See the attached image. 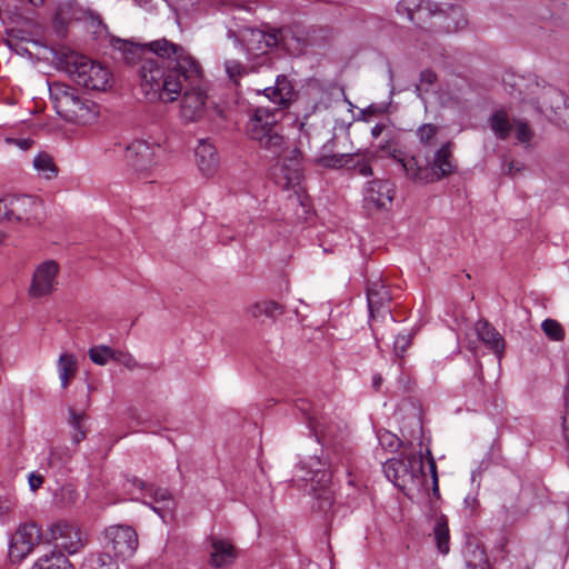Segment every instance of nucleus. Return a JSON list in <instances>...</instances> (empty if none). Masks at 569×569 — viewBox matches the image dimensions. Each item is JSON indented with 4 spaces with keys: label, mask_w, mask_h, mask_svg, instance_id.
<instances>
[{
    "label": "nucleus",
    "mask_w": 569,
    "mask_h": 569,
    "mask_svg": "<svg viewBox=\"0 0 569 569\" xmlns=\"http://www.w3.org/2000/svg\"><path fill=\"white\" fill-rule=\"evenodd\" d=\"M150 46L157 58L146 61L141 68V90L146 98L169 103L181 97L182 119L198 121L206 112L208 98L199 61L186 48L166 38Z\"/></svg>",
    "instance_id": "1"
},
{
    "label": "nucleus",
    "mask_w": 569,
    "mask_h": 569,
    "mask_svg": "<svg viewBox=\"0 0 569 569\" xmlns=\"http://www.w3.org/2000/svg\"><path fill=\"white\" fill-rule=\"evenodd\" d=\"M262 92L278 107H254L249 110V120L246 131L250 140L261 149L279 157L284 150L283 127L280 123L282 109L288 108L295 99L296 91L291 80L284 74L276 78L274 86L264 88Z\"/></svg>",
    "instance_id": "2"
},
{
    "label": "nucleus",
    "mask_w": 569,
    "mask_h": 569,
    "mask_svg": "<svg viewBox=\"0 0 569 569\" xmlns=\"http://www.w3.org/2000/svg\"><path fill=\"white\" fill-rule=\"evenodd\" d=\"M512 87L517 88L525 103L545 114L550 122L569 128V100L561 90L537 77L515 79Z\"/></svg>",
    "instance_id": "3"
},
{
    "label": "nucleus",
    "mask_w": 569,
    "mask_h": 569,
    "mask_svg": "<svg viewBox=\"0 0 569 569\" xmlns=\"http://www.w3.org/2000/svg\"><path fill=\"white\" fill-rule=\"evenodd\" d=\"M64 70L77 84L87 90L106 91L111 87L110 71L84 56L78 53L68 56Z\"/></svg>",
    "instance_id": "4"
},
{
    "label": "nucleus",
    "mask_w": 569,
    "mask_h": 569,
    "mask_svg": "<svg viewBox=\"0 0 569 569\" xmlns=\"http://www.w3.org/2000/svg\"><path fill=\"white\" fill-rule=\"evenodd\" d=\"M56 112L68 122H81L91 113L92 102L83 99L77 90L66 83L53 82L49 87Z\"/></svg>",
    "instance_id": "5"
},
{
    "label": "nucleus",
    "mask_w": 569,
    "mask_h": 569,
    "mask_svg": "<svg viewBox=\"0 0 569 569\" xmlns=\"http://www.w3.org/2000/svg\"><path fill=\"white\" fill-rule=\"evenodd\" d=\"M4 209L9 223L33 224L43 218V202L30 194H7Z\"/></svg>",
    "instance_id": "6"
},
{
    "label": "nucleus",
    "mask_w": 569,
    "mask_h": 569,
    "mask_svg": "<svg viewBox=\"0 0 569 569\" xmlns=\"http://www.w3.org/2000/svg\"><path fill=\"white\" fill-rule=\"evenodd\" d=\"M139 540L136 530L127 525L108 527L103 532V552L117 559H127L134 555Z\"/></svg>",
    "instance_id": "7"
},
{
    "label": "nucleus",
    "mask_w": 569,
    "mask_h": 569,
    "mask_svg": "<svg viewBox=\"0 0 569 569\" xmlns=\"http://www.w3.org/2000/svg\"><path fill=\"white\" fill-rule=\"evenodd\" d=\"M382 469L388 480L399 489H405L408 481L425 477L422 457L415 453L403 458L388 459Z\"/></svg>",
    "instance_id": "8"
},
{
    "label": "nucleus",
    "mask_w": 569,
    "mask_h": 569,
    "mask_svg": "<svg viewBox=\"0 0 569 569\" xmlns=\"http://www.w3.org/2000/svg\"><path fill=\"white\" fill-rule=\"evenodd\" d=\"M161 151L159 144H150L144 140H134L126 149V161L138 174L146 179L158 162V153Z\"/></svg>",
    "instance_id": "9"
},
{
    "label": "nucleus",
    "mask_w": 569,
    "mask_h": 569,
    "mask_svg": "<svg viewBox=\"0 0 569 569\" xmlns=\"http://www.w3.org/2000/svg\"><path fill=\"white\" fill-rule=\"evenodd\" d=\"M376 154L369 149H358L350 153H338L337 156L325 157L321 160L322 168L326 169H347L358 171L363 177L372 174L371 161Z\"/></svg>",
    "instance_id": "10"
},
{
    "label": "nucleus",
    "mask_w": 569,
    "mask_h": 569,
    "mask_svg": "<svg viewBox=\"0 0 569 569\" xmlns=\"http://www.w3.org/2000/svg\"><path fill=\"white\" fill-rule=\"evenodd\" d=\"M41 540V529L34 522L19 526L9 542V557L12 561H21Z\"/></svg>",
    "instance_id": "11"
},
{
    "label": "nucleus",
    "mask_w": 569,
    "mask_h": 569,
    "mask_svg": "<svg viewBox=\"0 0 569 569\" xmlns=\"http://www.w3.org/2000/svg\"><path fill=\"white\" fill-rule=\"evenodd\" d=\"M276 34L279 49L289 54H301L308 47H311L310 42H312V40L309 37V29H305L300 26L295 24L276 29Z\"/></svg>",
    "instance_id": "12"
},
{
    "label": "nucleus",
    "mask_w": 569,
    "mask_h": 569,
    "mask_svg": "<svg viewBox=\"0 0 569 569\" xmlns=\"http://www.w3.org/2000/svg\"><path fill=\"white\" fill-rule=\"evenodd\" d=\"M273 49H279V42L276 34V29L251 30L250 37L247 40V51L249 57H257L260 59L259 64H266L270 62L269 53Z\"/></svg>",
    "instance_id": "13"
},
{
    "label": "nucleus",
    "mask_w": 569,
    "mask_h": 569,
    "mask_svg": "<svg viewBox=\"0 0 569 569\" xmlns=\"http://www.w3.org/2000/svg\"><path fill=\"white\" fill-rule=\"evenodd\" d=\"M452 147L453 143L448 141L435 152L432 161L427 163L428 173L425 174V183L440 181L456 172L457 166L453 162Z\"/></svg>",
    "instance_id": "14"
},
{
    "label": "nucleus",
    "mask_w": 569,
    "mask_h": 569,
    "mask_svg": "<svg viewBox=\"0 0 569 569\" xmlns=\"http://www.w3.org/2000/svg\"><path fill=\"white\" fill-rule=\"evenodd\" d=\"M367 301L370 317H389L395 321L390 309L391 295L381 279L369 280L367 284Z\"/></svg>",
    "instance_id": "15"
},
{
    "label": "nucleus",
    "mask_w": 569,
    "mask_h": 569,
    "mask_svg": "<svg viewBox=\"0 0 569 569\" xmlns=\"http://www.w3.org/2000/svg\"><path fill=\"white\" fill-rule=\"evenodd\" d=\"M153 42L154 41L147 44H136L127 40L116 39L113 40V48L121 53V57L127 64H138L137 72L141 80V68L144 62L156 60L157 58V52H154L150 46Z\"/></svg>",
    "instance_id": "16"
},
{
    "label": "nucleus",
    "mask_w": 569,
    "mask_h": 569,
    "mask_svg": "<svg viewBox=\"0 0 569 569\" xmlns=\"http://www.w3.org/2000/svg\"><path fill=\"white\" fill-rule=\"evenodd\" d=\"M50 532L56 541V548H61L70 555L78 552L84 546L82 532L72 523L60 521L50 528Z\"/></svg>",
    "instance_id": "17"
},
{
    "label": "nucleus",
    "mask_w": 569,
    "mask_h": 569,
    "mask_svg": "<svg viewBox=\"0 0 569 569\" xmlns=\"http://www.w3.org/2000/svg\"><path fill=\"white\" fill-rule=\"evenodd\" d=\"M58 271L59 266L53 260L40 263L33 272L29 289L30 296L40 298L50 295L53 290Z\"/></svg>",
    "instance_id": "18"
},
{
    "label": "nucleus",
    "mask_w": 569,
    "mask_h": 569,
    "mask_svg": "<svg viewBox=\"0 0 569 569\" xmlns=\"http://www.w3.org/2000/svg\"><path fill=\"white\" fill-rule=\"evenodd\" d=\"M468 21L460 6L446 4L439 8L433 21L435 32H457L466 28Z\"/></svg>",
    "instance_id": "19"
},
{
    "label": "nucleus",
    "mask_w": 569,
    "mask_h": 569,
    "mask_svg": "<svg viewBox=\"0 0 569 569\" xmlns=\"http://www.w3.org/2000/svg\"><path fill=\"white\" fill-rule=\"evenodd\" d=\"M395 197V184L389 180L375 179L368 182L365 199L377 208L390 204Z\"/></svg>",
    "instance_id": "20"
},
{
    "label": "nucleus",
    "mask_w": 569,
    "mask_h": 569,
    "mask_svg": "<svg viewBox=\"0 0 569 569\" xmlns=\"http://www.w3.org/2000/svg\"><path fill=\"white\" fill-rule=\"evenodd\" d=\"M476 332L480 341L500 360L506 347L505 338L501 333L485 319L477 321Z\"/></svg>",
    "instance_id": "21"
},
{
    "label": "nucleus",
    "mask_w": 569,
    "mask_h": 569,
    "mask_svg": "<svg viewBox=\"0 0 569 569\" xmlns=\"http://www.w3.org/2000/svg\"><path fill=\"white\" fill-rule=\"evenodd\" d=\"M197 164L200 171L209 177L212 176L219 164L216 147L206 139H201L194 150Z\"/></svg>",
    "instance_id": "22"
},
{
    "label": "nucleus",
    "mask_w": 569,
    "mask_h": 569,
    "mask_svg": "<svg viewBox=\"0 0 569 569\" xmlns=\"http://www.w3.org/2000/svg\"><path fill=\"white\" fill-rule=\"evenodd\" d=\"M148 493L151 498V502L160 503L163 502L164 507H157L158 516L163 522H169L173 518L174 499L171 492L166 488H154L151 485V489H148Z\"/></svg>",
    "instance_id": "23"
},
{
    "label": "nucleus",
    "mask_w": 569,
    "mask_h": 569,
    "mask_svg": "<svg viewBox=\"0 0 569 569\" xmlns=\"http://www.w3.org/2000/svg\"><path fill=\"white\" fill-rule=\"evenodd\" d=\"M439 8L440 6L436 2L430 0H420V6L416 10L413 23L421 29L432 31L436 13L439 11Z\"/></svg>",
    "instance_id": "24"
},
{
    "label": "nucleus",
    "mask_w": 569,
    "mask_h": 569,
    "mask_svg": "<svg viewBox=\"0 0 569 569\" xmlns=\"http://www.w3.org/2000/svg\"><path fill=\"white\" fill-rule=\"evenodd\" d=\"M236 558L234 548L231 543L213 539L212 540V552H211V565L217 568H221L226 565L231 563Z\"/></svg>",
    "instance_id": "25"
},
{
    "label": "nucleus",
    "mask_w": 569,
    "mask_h": 569,
    "mask_svg": "<svg viewBox=\"0 0 569 569\" xmlns=\"http://www.w3.org/2000/svg\"><path fill=\"white\" fill-rule=\"evenodd\" d=\"M32 569H74L70 560L61 551L52 550L40 557Z\"/></svg>",
    "instance_id": "26"
},
{
    "label": "nucleus",
    "mask_w": 569,
    "mask_h": 569,
    "mask_svg": "<svg viewBox=\"0 0 569 569\" xmlns=\"http://www.w3.org/2000/svg\"><path fill=\"white\" fill-rule=\"evenodd\" d=\"M488 122L497 139L506 140L509 138L512 131V123L510 122L509 116L505 110L495 111L489 117Z\"/></svg>",
    "instance_id": "27"
},
{
    "label": "nucleus",
    "mask_w": 569,
    "mask_h": 569,
    "mask_svg": "<svg viewBox=\"0 0 569 569\" xmlns=\"http://www.w3.org/2000/svg\"><path fill=\"white\" fill-rule=\"evenodd\" d=\"M248 311L253 318L266 316L269 319L276 320L284 313V306L273 300H263L250 306Z\"/></svg>",
    "instance_id": "28"
},
{
    "label": "nucleus",
    "mask_w": 569,
    "mask_h": 569,
    "mask_svg": "<svg viewBox=\"0 0 569 569\" xmlns=\"http://www.w3.org/2000/svg\"><path fill=\"white\" fill-rule=\"evenodd\" d=\"M78 368L77 358L71 353H62L58 361L61 388L67 389Z\"/></svg>",
    "instance_id": "29"
},
{
    "label": "nucleus",
    "mask_w": 569,
    "mask_h": 569,
    "mask_svg": "<svg viewBox=\"0 0 569 569\" xmlns=\"http://www.w3.org/2000/svg\"><path fill=\"white\" fill-rule=\"evenodd\" d=\"M400 162L409 179L425 183V174L428 173L427 164L425 167L419 166L416 157H406L400 159Z\"/></svg>",
    "instance_id": "30"
},
{
    "label": "nucleus",
    "mask_w": 569,
    "mask_h": 569,
    "mask_svg": "<svg viewBox=\"0 0 569 569\" xmlns=\"http://www.w3.org/2000/svg\"><path fill=\"white\" fill-rule=\"evenodd\" d=\"M33 166L39 173H42L49 180L58 174L53 158L47 152L38 153L33 159Z\"/></svg>",
    "instance_id": "31"
},
{
    "label": "nucleus",
    "mask_w": 569,
    "mask_h": 569,
    "mask_svg": "<svg viewBox=\"0 0 569 569\" xmlns=\"http://www.w3.org/2000/svg\"><path fill=\"white\" fill-rule=\"evenodd\" d=\"M433 533L439 552L442 555H447L449 552L450 536L448 522L445 517H441L437 520L433 528Z\"/></svg>",
    "instance_id": "32"
},
{
    "label": "nucleus",
    "mask_w": 569,
    "mask_h": 569,
    "mask_svg": "<svg viewBox=\"0 0 569 569\" xmlns=\"http://www.w3.org/2000/svg\"><path fill=\"white\" fill-rule=\"evenodd\" d=\"M109 553H99L88 558L81 569H119L118 561L108 556Z\"/></svg>",
    "instance_id": "33"
},
{
    "label": "nucleus",
    "mask_w": 569,
    "mask_h": 569,
    "mask_svg": "<svg viewBox=\"0 0 569 569\" xmlns=\"http://www.w3.org/2000/svg\"><path fill=\"white\" fill-rule=\"evenodd\" d=\"M316 505L313 508L321 512H328L333 506V492L329 487L322 486L319 490L313 488Z\"/></svg>",
    "instance_id": "34"
},
{
    "label": "nucleus",
    "mask_w": 569,
    "mask_h": 569,
    "mask_svg": "<svg viewBox=\"0 0 569 569\" xmlns=\"http://www.w3.org/2000/svg\"><path fill=\"white\" fill-rule=\"evenodd\" d=\"M309 37L312 40L311 47H320L333 40V30L327 27H312L309 28Z\"/></svg>",
    "instance_id": "35"
},
{
    "label": "nucleus",
    "mask_w": 569,
    "mask_h": 569,
    "mask_svg": "<svg viewBox=\"0 0 569 569\" xmlns=\"http://www.w3.org/2000/svg\"><path fill=\"white\" fill-rule=\"evenodd\" d=\"M88 355L93 363L104 366L114 357V350L108 346L100 345L90 348Z\"/></svg>",
    "instance_id": "36"
},
{
    "label": "nucleus",
    "mask_w": 569,
    "mask_h": 569,
    "mask_svg": "<svg viewBox=\"0 0 569 569\" xmlns=\"http://www.w3.org/2000/svg\"><path fill=\"white\" fill-rule=\"evenodd\" d=\"M413 336V332L400 333L393 341V353L399 360V366H402L406 351L411 346Z\"/></svg>",
    "instance_id": "37"
},
{
    "label": "nucleus",
    "mask_w": 569,
    "mask_h": 569,
    "mask_svg": "<svg viewBox=\"0 0 569 569\" xmlns=\"http://www.w3.org/2000/svg\"><path fill=\"white\" fill-rule=\"evenodd\" d=\"M541 329L545 335L553 341H561L565 337L562 326L555 319H546L541 323Z\"/></svg>",
    "instance_id": "38"
},
{
    "label": "nucleus",
    "mask_w": 569,
    "mask_h": 569,
    "mask_svg": "<svg viewBox=\"0 0 569 569\" xmlns=\"http://www.w3.org/2000/svg\"><path fill=\"white\" fill-rule=\"evenodd\" d=\"M420 6V0H400L396 6V12L401 18L413 23L416 10Z\"/></svg>",
    "instance_id": "39"
},
{
    "label": "nucleus",
    "mask_w": 569,
    "mask_h": 569,
    "mask_svg": "<svg viewBox=\"0 0 569 569\" xmlns=\"http://www.w3.org/2000/svg\"><path fill=\"white\" fill-rule=\"evenodd\" d=\"M69 423L76 430L72 440L76 445H78L86 438V431L81 428L84 413L77 412L73 408H69Z\"/></svg>",
    "instance_id": "40"
},
{
    "label": "nucleus",
    "mask_w": 569,
    "mask_h": 569,
    "mask_svg": "<svg viewBox=\"0 0 569 569\" xmlns=\"http://www.w3.org/2000/svg\"><path fill=\"white\" fill-rule=\"evenodd\" d=\"M438 127L433 123H423L417 129L416 134L420 143L428 146L438 133Z\"/></svg>",
    "instance_id": "41"
},
{
    "label": "nucleus",
    "mask_w": 569,
    "mask_h": 569,
    "mask_svg": "<svg viewBox=\"0 0 569 569\" xmlns=\"http://www.w3.org/2000/svg\"><path fill=\"white\" fill-rule=\"evenodd\" d=\"M378 439L381 447L390 451H396L402 445V441L395 433L388 430L380 431L378 433Z\"/></svg>",
    "instance_id": "42"
},
{
    "label": "nucleus",
    "mask_w": 569,
    "mask_h": 569,
    "mask_svg": "<svg viewBox=\"0 0 569 569\" xmlns=\"http://www.w3.org/2000/svg\"><path fill=\"white\" fill-rule=\"evenodd\" d=\"M226 72L228 77L237 82L239 78H241L246 73V68L243 64L237 60H227L224 63Z\"/></svg>",
    "instance_id": "43"
},
{
    "label": "nucleus",
    "mask_w": 569,
    "mask_h": 569,
    "mask_svg": "<svg viewBox=\"0 0 569 569\" xmlns=\"http://www.w3.org/2000/svg\"><path fill=\"white\" fill-rule=\"evenodd\" d=\"M69 455L66 449H51L49 457H48V463L51 467H62L64 463L69 460Z\"/></svg>",
    "instance_id": "44"
},
{
    "label": "nucleus",
    "mask_w": 569,
    "mask_h": 569,
    "mask_svg": "<svg viewBox=\"0 0 569 569\" xmlns=\"http://www.w3.org/2000/svg\"><path fill=\"white\" fill-rule=\"evenodd\" d=\"M516 123V138L521 143H528L532 138V130L527 121L518 120Z\"/></svg>",
    "instance_id": "45"
},
{
    "label": "nucleus",
    "mask_w": 569,
    "mask_h": 569,
    "mask_svg": "<svg viewBox=\"0 0 569 569\" xmlns=\"http://www.w3.org/2000/svg\"><path fill=\"white\" fill-rule=\"evenodd\" d=\"M72 21V17H66L64 10H57L56 14L52 20V24L54 30L59 34H63L69 26V23Z\"/></svg>",
    "instance_id": "46"
},
{
    "label": "nucleus",
    "mask_w": 569,
    "mask_h": 569,
    "mask_svg": "<svg viewBox=\"0 0 569 569\" xmlns=\"http://www.w3.org/2000/svg\"><path fill=\"white\" fill-rule=\"evenodd\" d=\"M335 148H336V139L331 138L320 148L317 157L315 158V163L317 166L322 167V163H321L322 158L330 157V156H337L338 153L333 152Z\"/></svg>",
    "instance_id": "47"
},
{
    "label": "nucleus",
    "mask_w": 569,
    "mask_h": 569,
    "mask_svg": "<svg viewBox=\"0 0 569 569\" xmlns=\"http://www.w3.org/2000/svg\"><path fill=\"white\" fill-rule=\"evenodd\" d=\"M295 168L289 170L287 166H283L287 184L298 183L302 178V169L300 168L299 161L295 158Z\"/></svg>",
    "instance_id": "48"
},
{
    "label": "nucleus",
    "mask_w": 569,
    "mask_h": 569,
    "mask_svg": "<svg viewBox=\"0 0 569 569\" xmlns=\"http://www.w3.org/2000/svg\"><path fill=\"white\" fill-rule=\"evenodd\" d=\"M112 360L123 365L128 369H134L138 367L136 359L130 353L122 352L120 350H114V357H112Z\"/></svg>",
    "instance_id": "49"
},
{
    "label": "nucleus",
    "mask_w": 569,
    "mask_h": 569,
    "mask_svg": "<svg viewBox=\"0 0 569 569\" xmlns=\"http://www.w3.org/2000/svg\"><path fill=\"white\" fill-rule=\"evenodd\" d=\"M297 407L307 418L310 431H312L316 438L319 440L318 425L315 423L312 416L309 413L308 403L306 401L300 400V405H297Z\"/></svg>",
    "instance_id": "50"
},
{
    "label": "nucleus",
    "mask_w": 569,
    "mask_h": 569,
    "mask_svg": "<svg viewBox=\"0 0 569 569\" xmlns=\"http://www.w3.org/2000/svg\"><path fill=\"white\" fill-rule=\"evenodd\" d=\"M437 81V74L431 69H425L420 72V82L421 86L426 84L427 88L425 91L429 90V87L432 86Z\"/></svg>",
    "instance_id": "51"
},
{
    "label": "nucleus",
    "mask_w": 569,
    "mask_h": 569,
    "mask_svg": "<svg viewBox=\"0 0 569 569\" xmlns=\"http://www.w3.org/2000/svg\"><path fill=\"white\" fill-rule=\"evenodd\" d=\"M7 142L13 143L21 150H28L31 147V144L33 143V140H31L29 138H8Z\"/></svg>",
    "instance_id": "52"
},
{
    "label": "nucleus",
    "mask_w": 569,
    "mask_h": 569,
    "mask_svg": "<svg viewBox=\"0 0 569 569\" xmlns=\"http://www.w3.org/2000/svg\"><path fill=\"white\" fill-rule=\"evenodd\" d=\"M469 569H489L488 559L486 557L485 551H479V561L478 563H473L471 561L467 562Z\"/></svg>",
    "instance_id": "53"
},
{
    "label": "nucleus",
    "mask_w": 569,
    "mask_h": 569,
    "mask_svg": "<svg viewBox=\"0 0 569 569\" xmlns=\"http://www.w3.org/2000/svg\"><path fill=\"white\" fill-rule=\"evenodd\" d=\"M29 487L32 491H37L43 483L44 479L41 475H37V473H30L29 476Z\"/></svg>",
    "instance_id": "54"
},
{
    "label": "nucleus",
    "mask_w": 569,
    "mask_h": 569,
    "mask_svg": "<svg viewBox=\"0 0 569 569\" xmlns=\"http://www.w3.org/2000/svg\"><path fill=\"white\" fill-rule=\"evenodd\" d=\"M128 482H130L133 487L140 489V490H146L148 491V489H151V485L150 483H147L146 481L141 480L140 478L138 477H131V478H128Z\"/></svg>",
    "instance_id": "55"
},
{
    "label": "nucleus",
    "mask_w": 569,
    "mask_h": 569,
    "mask_svg": "<svg viewBox=\"0 0 569 569\" xmlns=\"http://www.w3.org/2000/svg\"><path fill=\"white\" fill-rule=\"evenodd\" d=\"M378 112H380V109L377 106H375V104H370L369 107H367L366 109H363L361 111L362 119L368 121V117L369 116L376 114Z\"/></svg>",
    "instance_id": "56"
},
{
    "label": "nucleus",
    "mask_w": 569,
    "mask_h": 569,
    "mask_svg": "<svg viewBox=\"0 0 569 569\" xmlns=\"http://www.w3.org/2000/svg\"><path fill=\"white\" fill-rule=\"evenodd\" d=\"M463 503H465V507L466 508H470L471 509V512L470 515H472L473 510L476 509V507L478 506V500L476 497L473 496H467L463 500Z\"/></svg>",
    "instance_id": "57"
},
{
    "label": "nucleus",
    "mask_w": 569,
    "mask_h": 569,
    "mask_svg": "<svg viewBox=\"0 0 569 569\" xmlns=\"http://www.w3.org/2000/svg\"><path fill=\"white\" fill-rule=\"evenodd\" d=\"M8 46L10 49L14 50L17 53H28L30 54L29 50L22 46H20V43L18 42H13V40H9L8 41Z\"/></svg>",
    "instance_id": "58"
},
{
    "label": "nucleus",
    "mask_w": 569,
    "mask_h": 569,
    "mask_svg": "<svg viewBox=\"0 0 569 569\" xmlns=\"http://www.w3.org/2000/svg\"><path fill=\"white\" fill-rule=\"evenodd\" d=\"M6 196L0 198V223L8 222V210L4 209Z\"/></svg>",
    "instance_id": "59"
},
{
    "label": "nucleus",
    "mask_w": 569,
    "mask_h": 569,
    "mask_svg": "<svg viewBox=\"0 0 569 569\" xmlns=\"http://www.w3.org/2000/svg\"><path fill=\"white\" fill-rule=\"evenodd\" d=\"M57 10H64V16L66 17H72V20L77 19L74 13H73L72 4L69 3V2L60 4Z\"/></svg>",
    "instance_id": "60"
},
{
    "label": "nucleus",
    "mask_w": 569,
    "mask_h": 569,
    "mask_svg": "<svg viewBox=\"0 0 569 569\" xmlns=\"http://www.w3.org/2000/svg\"><path fill=\"white\" fill-rule=\"evenodd\" d=\"M428 455L430 456L429 459H428V466H429V470H430V473H431V478L433 479L435 476H438V473H437V465H436V461H435L430 450H428Z\"/></svg>",
    "instance_id": "61"
},
{
    "label": "nucleus",
    "mask_w": 569,
    "mask_h": 569,
    "mask_svg": "<svg viewBox=\"0 0 569 569\" xmlns=\"http://www.w3.org/2000/svg\"><path fill=\"white\" fill-rule=\"evenodd\" d=\"M506 167H507V169H503L505 173L510 174V176H513V171L519 172L522 170V167L516 166V163L513 161L508 162L506 164Z\"/></svg>",
    "instance_id": "62"
},
{
    "label": "nucleus",
    "mask_w": 569,
    "mask_h": 569,
    "mask_svg": "<svg viewBox=\"0 0 569 569\" xmlns=\"http://www.w3.org/2000/svg\"><path fill=\"white\" fill-rule=\"evenodd\" d=\"M383 382V378L381 375L377 373L372 378V388L378 391Z\"/></svg>",
    "instance_id": "63"
},
{
    "label": "nucleus",
    "mask_w": 569,
    "mask_h": 569,
    "mask_svg": "<svg viewBox=\"0 0 569 569\" xmlns=\"http://www.w3.org/2000/svg\"><path fill=\"white\" fill-rule=\"evenodd\" d=\"M386 126L382 124V123H377L372 129H371V136L373 138H378L382 131L385 130Z\"/></svg>",
    "instance_id": "64"
}]
</instances>
